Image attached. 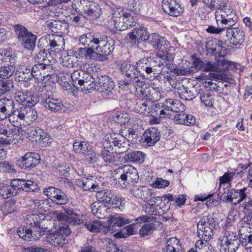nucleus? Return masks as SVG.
Instances as JSON below:
<instances>
[{
  "instance_id": "nucleus-1",
  "label": "nucleus",
  "mask_w": 252,
  "mask_h": 252,
  "mask_svg": "<svg viewBox=\"0 0 252 252\" xmlns=\"http://www.w3.org/2000/svg\"><path fill=\"white\" fill-rule=\"evenodd\" d=\"M64 44V38L58 35L48 34L40 38L37 44L39 51L34 57L35 62L47 64L52 68V54L60 53Z\"/></svg>"
},
{
  "instance_id": "nucleus-2",
  "label": "nucleus",
  "mask_w": 252,
  "mask_h": 252,
  "mask_svg": "<svg viewBox=\"0 0 252 252\" xmlns=\"http://www.w3.org/2000/svg\"><path fill=\"white\" fill-rule=\"evenodd\" d=\"M26 224L30 226V228L24 226L17 230L19 236L26 241H32L39 239L43 236L45 232H48V220L44 214H31L27 216Z\"/></svg>"
},
{
  "instance_id": "nucleus-3",
  "label": "nucleus",
  "mask_w": 252,
  "mask_h": 252,
  "mask_svg": "<svg viewBox=\"0 0 252 252\" xmlns=\"http://www.w3.org/2000/svg\"><path fill=\"white\" fill-rule=\"evenodd\" d=\"M119 65V70L123 76L118 81L120 89L123 91L130 90L135 86L136 83H143L139 78L136 63L133 65L124 61Z\"/></svg>"
},
{
  "instance_id": "nucleus-4",
  "label": "nucleus",
  "mask_w": 252,
  "mask_h": 252,
  "mask_svg": "<svg viewBox=\"0 0 252 252\" xmlns=\"http://www.w3.org/2000/svg\"><path fill=\"white\" fill-rule=\"evenodd\" d=\"M138 74L147 79H156L159 80L162 75L158 72V68L163 64L160 61L153 57H143L136 62Z\"/></svg>"
},
{
  "instance_id": "nucleus-5",
  "label": "nucleus",
  "mask_w": 252,
  "mask_h": 252,
  "mask_svg": "<svg viewBox=\"0 0 252 252\" xmlns=\"http://www.w3.org/2000/svg\"><path fill=\"white\" fill-rule=\"evenodd\" d=\"M137 169L132 166L126 165L117 173L113 183L118 187L126 188L136 184L139 180Z\"/></svg>"
},
{
  "instance_id": "nucleus-6",
  "label": "nucleus",
  "mask_w": 252,
  "mask_h": 252,
  "mask_svg": "<svg viewBox=\"0 0 252 252\" xmlns=\"http://www.w3.org/2000/svg\"><path fill=\"white\" fill-rule=\"evenodd\" d=\"M197 235L206 242L211 240L219 228L218 220L213 216H204L197 224Z\"/></svg>"
},
{
  "instance_id": "nucleus-7",
  "label": "nucleus",
  "mask_w": 252,
  "mask_h": 252,
  "mask_svg": "<svg viewBox=\"0 0 252 252\" xmlns=\"http://www.w3.org/2000/svg\"><path fill=\"white\" fill-rule=\"evenodd\" d=\"M64 213H59L57 215L58 220L66 222L72 225H76L83 224L86 228L91 232H94L97 231L98 227L90 223L85 222L84 223L83 220L79 219L78 215L70 207L64 206L63 207Z\"/></svg>"
},
{
  "instance_id": "nucleus-8",
  "label": "nucleus",
  "mask_w": 252,
  "mask_h": 252,
  "mask_svg": "<svg viewBox=\"0 0 252 252\" xmlns=\"http://www.w3.org/2000/svg\"><path fill=\"white\" fill-rule=\"evenodd\" d=\"M14 27L21 46L27 50L33 51L35 47L36 35L21 25H15Z\"/></svg>"
},
{
  "instance_id": "nucleus-9",
  "label": "nucleus",
  "mask_w": 252,
  "mask_h": 252,
  "mask_svg": "<svg viewBox=\"0 0 252 252\" xmlns=\"http://www.w3.org/2000/svg\"><path fill=\"white\" fill-rule=\"evenodd\" d=\"M149 32L144 26L134 28L125 36L126 44L131 47H139L141 45L146 44Z\"/></svg>"
},
{
  "instance_id": "nucleus-10",
  "label": "nucleus",
  "mask_w": 252,
  "mask_h": 252,
  "mask_svg": "<svg viewBox=\"0 0 252 252\" xmlns=\"http://www.w3.org/2000/svg\"><path fill=\"white\" fill-rule=\"evenodd\" d=\"M239 237L236 233L225 231L218 239L221 252H236L239 248Z\"/></svg>"
},
{
  "instance_id": "nucleus-11",
  "label": "nucleus",
  "mask_w": 252,
  "mask_h": 252,
  "mask_svg": "<svg viewBox=\"0 0 252 252\" xmlns=\"http://www.w3.org/2000/svg\"><path fill=\"white\" fill-rule=\"evenodd\" d=\"M41 161L40 155L35 152H28L16 161V165L21 169L30 171Z\"/></svg>"
},
{
  "instance_id": "nucleus-12",
  "label": "nucleus",
  "mask_w": 252,
  "mask_h": 252,
  "mask_svg": "<svg viewBox=\"0 0 252 252\" xmlns=\"http://www.w3.org/2000/svg\"><path fill=\"white\" fill-rule=\"evenodd\" d=\"M99 47L96 50L97 60L104 61L108 59V56L113 52L115 46V41L111 37L104 34H101V39Z\"/></svg>"
},
{
  "instance_id": "nucleus-13",
  "label": "nucleus",
  "mask_w": 252,
  "mask_h": 252,
  "mask_svg": "<svg viewBox=\"0 0 252 252\" xmlns=\"http://www.w3.org/2000/svg\"><path fill=\"white\" fill-rule=\"evenodd\" d=\"M71 231L67 224L60 226L59 229L47 236V241L52 246L62 247L66 243V237Z\"/></svg>"
},
{
  "instance_id": "nucleus-14",
  "label": "nucleus",
  "mask_w": 252,
  "mask_h": 252,
  "mask_svg": "<svg viewBox=\"0 0 252 252\" xmlns=\"http://www.w3.org/2000/svg\"><path fill=\"white\" fill-rule=\"evenodd\" d=\"M41 101V104L46 109L53 112H61L64 107L60 99L55 98L52 93L50 94L48 91L42 92V99Z\"/></svg>"
},
{
  "instance_id": "nucleus-15",
  "label": "nucleus",
  "mask_w": 252,
  "mask_h": 252,
  "mask_svg": "<svg viewBox=\"0 0 252 252\" xmlns=\"http://www.w3.org/2000/svg\"><path fill=\"white\" fill-rule=\"evenodd\" d=\"M226 50L222 46V41L217 38L208 41L205 46V55L209 57H214L215 60L218 58H223L225 55L222 52Z\"/></svg>"
},
{
  "instance_id": "nucleus-16",
  "label": "nucleus",
  "mask_w": 252,
  "mask_h": 252,
  "mask_svg": "<svg viewBox=\"0 0 252 252\" xmlns=\"http://www.w3.org/2000/svg\"><path fill=\"white\" fill-rule=\"evenodd\" d=\"M126 137L123 135V129H120V133H112L110 134L108 137V141L105 143L108 145H113L118 148V152L116 153L122 154L126 152L128 149L129 144L126 141Z\"/></svg>"
},
{
  "instance_id": "nucleus-17",
  "label": "nucleus",
  "mask_w": 252,
  "mask_h": 252,
  "mask_svg": "<svg viewBox=\"0 0 252 252\" xmlns=\"http://www.w3.org/2000/svg\"><path fill=\"white\" fill-rule=\"evenodd\" d=\"M43 192L56 204L65 205L69 201V198L66 193L55 187L50 186L44 189Z\"/></svg>"
},
{
  "instance_id": "nucleus-18",
  "label": "nucleus",
  "mask_w": 252,
  "mask_h": 252,
  "mask_svg": "<svg viewBox=\"0 0 252 252\" xmlns=\"http://www.w3.org/2000/svg\"><path fill=\"white\" fill-rule=\"evenodd\" d=\"M97 88L104 95L110 96L115 87L113 79L107 75H98L97 77Z\"/></svg>"
},
{
  "instance_id": "nucleus-19",
  "label": "nucleus",
  "mask_w": 252,
  "mask_h": 252,
  "mask_svg": "<svg viewBox=\"0 0 252 252\" xmlns=\"http://www.w3.org/2000/svg\"><path fill=\"white\" fill-rule=\"evenodd\" d=\"M80 8L83 9L84 17H88L90 19L96 20L102 14V10L100 6L95 2L89 1L88 0H82Z\"/></svg>"
},
{
  "instance_id": "nucleus-20",
  "label": "nucleus",
  "mask_w": 252,
  "mask_h": 252,
  "mask_svg": "<svg viewBox=\"0 0 252 252\" xmlns=\"http://www.w3.org/2000/svg\"><path fill=\"white\" fill-rule=\"evenodd\" d=\"M192 65L197 69L204 72H219V69L216 65V61L205 60L198 58L196 54H193L191 56Z\"/></svg>"
},
{
  "instance_id": "nucleus-21",
  "label": "nucleus",
  "mask_w": 252,
  "mask_h": 252,
  "mask_svg": "<svg viewBox=\"0 0 252 252\" xmlns=\"http://www.w3.org/2000/svg\"><path fill=\"white\" fill-rule=\"evenodd\" d=\"M171 47L170 42L164 37L160 35L154 49L157 51L156 54L159 58L169 61L171 54L168 52Z\"/></svg>"
},
{
  "instance_id": "nucleus-22",
  "label": "nucleus",
  "mask_w": 252,
  "mask_h": 252,
  "mask_svg": "<svg viewBox=\"0 0 252 252\" xmlns=\"http://www.w3.org/2000/svg\"><path fill=\"white\" fill-rule=\"evenodd\" d=\"M162 8L164 13L173 17L179 16L184 11L179 0H163Z\"/></svg>"
},
{
  "instance_id": "nucleus-23",
  "label": "nucleus",
  "mask_w": 252,
  "mask_h": 252,
  "mask_svg": "<svg viewBox=\"0 0 252 252\" xmlns=\"http://www.w3.org/2000/svg\"><path fill=\"white\" fill-rule=\"evenodd\" d=\"M27 134L30 140L32 142L45 144L48 143L50 140V135L40 127H30L28 129Z\"/></svg>"
},
{
  "instance_id": "nucleus-24",
  "label": "nucleus",
  "mask_w": 252,
  "mask_h": 252,
  "mask_svg": "<svg viewBox=\"0 0 252 252\" xmlns=\"http://www.w3.org/2000/svg\"><path fill=\"white\" fill-rule=\"evenodd\" d=\"M101 39V34L94 31H91L83 33L79 38V44L85 47H99Z\"/></svg>"
},
{
  "instance_id": "nucleus-25",
  "label": "nucleus",
  "mask_w": 252,
  "mask_h": 252,
  "mask_svg": "<svg viewBox=\"0 0 252 252\" xmlns=\"http://www.w3.org/2000/svg\"><path fill=\"white\" fill-rule=\"evenodd\" d=\"M226 29V36L231 44L236 46L244 42L246 36L242 30L239 28H227Z\"/></svg>"
},
{
  "instance_id": "nucleus-26",
  "label": "nucleus",
  "mask_w": 252,
  "mask_h": 252,
  "mask_svg": "<svg viewBox=\"0 0 252 252\" xmlns=\"http://www.w3.org/2000/svg\"><path fill=\"white\" fill-rule=\"evenodd\" d=\"M18 194V188L15 179L12 180L9 184L0 183V197L3 199L15 196Z\"/></svg>"
},
{
  "instance_id": "nucleus-27",
  "label": "nucleus",
  "mask_w": 252,
  "mask_h": 252,
  "mask_svg": "<svg viewBox=\"0 0 252 252\" xmlns=\"http://www.w3.org/2000/svg\"><path fill=\"white\" fill-rule=\"evenodd\" d=\"M96 179H97L93 176L83 177L77 180V185L84 190L97 192L100 191L101 188Z\"/></svg>"
},
{
  "instance_id": "nucleus-28",
  "label": "nucleus",
  "mask_w": 252,
  "mask_h": 252,
  "mask_svg": "<svg viewBox=\"0 0 252 252\" xmlns=\"http://www.w3.org/2000/svg\"><path fill=\"white\" fill-rule=\"evenodd\" d=\"M144 143L148 147L154 146L160 139L159 130L155 126L146 129L142 136Z\"/></svg>"
},
{
  "instance_id": "nucleus-29",
  "label": "nucleus",
  "mask_w": 252,
  "mask_h": 252,
  "mask_svg": "<svg viewBox=\"0 0 252 252\" xmlns=\"http://www.w3.org/2000/svg\"><path fill=\"white\" fill-rule=\"evenodd\" d=\"M17 186L18 188V192L24 191L25 192H38L40 188L36 181L31 180L15 179Z\"/></svg>"
},
{
  "instance_id": "nucleus-30",
  "label": "nucleus",
  "mask_w": 252,
  "mask_h": 252,
  "mask_svg": "<svg viewBox=\"0 0 252 252\" xmlns=\"http://www.w3.org/2000/svg\"><path fill=\"white\" fill-rule=\"evenodd\" d=\"M41 99H42V92L30 95L23 94L18 96L17 100L21 103V105H26L28 107L32 108L38 103L41 104Z\"/></svg>"
},
{
  "instance_id": "nucleus-31",
  "label": "nucleus",
  "mask_w": 252,
  "mask_h": 252,
  "mask_svg": "<svg viewBox=\"0 0 252 252\" xmlns=\"http://www.w3.org/2000/svg\"><path fill=\"white\" fill-rule=\"evenodd\" d=\"M14 101L11 99L4 97L0 99V120H3L7 117L11 121L10 113L13 111Z\"/></svg>"
},
{
  "instance_id": "nucleus-32",
  "label": "nucleus",
  "mask_w": 252,
  "mask_h": 252,
  "mask_svg": "<svg viewBox=\"0 0 252 252\" xmlns=\"http://www.w3.org/2000/svg\"><path fill=\"white\" fill-rule=\"evenodd\" d=\"M102 149L101 150L98 156L107 163H113L118 160L119 158L117 157L112 151L113 150L112 145H108L105 142L102 144Z\"/></svg>"
},
{
  "instance_id": "nucleus-33",
  "label": "nucleus",
  "mask_w": 252,
  "mask_h": 252,
  "mask_svg": "<svg viewBox=\"0 0 252 252\" xmlns=\"http://www.w3.org/2000/svg\"><path fill=\"white\" fill-rule=\"evenodd\" d=\"M0 60L3 64L11 65L16 67L18 57L11 49H4L0 52Z\"/></svg>"
},
{
  "instance_id": "nucleus-34",
  "label": "nucleus",
  "mask_w": 252,
  "mask_h": 252,
  "mask_svg": "<svg viewBox=\"0 0 252 252\" xmlns=\"http://www.w3.org/2000/svg\"><path fill=\"white\" fill-rule=\"evenodd\" d=\"M31 66L24 63L20 64L15 74L16 78L19 82H28L32 79V75L31 72Z\"/></svg>"
},
{
  "instance_id": "nucleus-35",
  "label": "nucleus",
  "mask_w": 252,
  "mask_h": 252,
  "mask_svg": "<svg viewBox=\"0 0 252 252\" xmlns=\"http://www.w3.org/2000/svg\"><path fill=\"white\" fill-rule=\"evenodd\" d=\"M93 214L98 219H103L107 216V211L110 208L104 203L99 201L93 203L91 205Z\"/></svg>"
},
{
  "instance_id": "nucleus-36",
  "label": "nucleus",
  "mask_w": 252,
  "mask_h": 252,
  "mask_svg": "<svg viewBox=\"0 0 252 252\" xmlns=\"http://www.w3.org/2000/svg\"><path fill=\"white\" fill-rule=\"evenodd\" d=\"M146 157V154L142 151H133L126 154L124 159L126 162L141 164L144 162Z\"/></svg>"
},
{
  "instance_id": "nucleus-37",
  "label": "nucleus",
  "mask_w": 252,
  "mask_h": 252,
  "mask_svg": "<svg viewBox=\"0 0 252 252\" xmlns=\"http://www.w3.org/2000/svg\"><path fill=\"white\" fill-rule=\"evenodd\" d=\"M132 220L123 214H116L111 216L109 220V227H122L130 223Z\"/></svg>"
},
{
  "instance_id": "nucleus-38",
  "label": "nucleus",
  "mask_w": 252,
  "mask_h": 252,
  "mask_svg": "<svg viewBox=\"0 0 252 252\" xmlns=\"http://www.w3.org/2000/svg\"><path fill=\"white\" fill-rule=\"evenodd\" d=\"M247 188L244 187L241 189H232L230 190L232 198V203L234 205H236L245 200L247 197V194L246 191Z\"/></svg>"
},
{
  "instance_id": "nucleus-39",
  "label": "nucleus",
  "mask_w": 252,
  "mask_h": 252,
  "mask_svg": "<svg viewBox=\"0 0 252 252\" xmlns=\"http://www.w3.org/2000/svg\"><path fill=\"white\" fill-rule=\"evenodd\" d=\"M213 93L208 90H203L199 89L198 95L201 102L206 107L211 108L213 106L214 98L213 95Z\"/></svg>"
},
{
  "instance_id": "nucleus-40",
  "label": "nucleus",
  "mask_w": 252,
  "mask_h": 252,
  "mask_svg": "<svg viewBox=\"0 0 252 252\" xmlns=\"http://www.w3.org/2000/svg\"><path fill=\"white\" fill-rule=\"evenodd\" d=\"M48 27L54 33H63L67 31L69 28L66 21L55 20L48 24Z\"/></svg>"
},
{
  "instance_id": "nucleus-41",
  "label": "nucleus",
  "mask_w": 252,
  "mask_h": 252,
  "mask_svg": "<svg viewBox=\"0 0 252 252\" xmlns=\"http://www.w3.org/2000/svg\"><path fill=\"white\" fill-rule=\"evenodd\" d=\"M162 223L159 221H155L152 222L146 223L143 225L139 230V235L141 237L152 234L155 230L161 227Z\"/></svg>"
},
{
  "instance_id": "nucleus-42",
  "label": "nucleus",
  "mask_w": 252,
  "mask_h": 252,
  "mask_svg": "<svg viewBox=\"0 0 252 252\" xmlns=\"http://www.w3.org/2000/svg\"><path fill=\"white\" fill-rule=\"evenodd\" d=\"M138 129V126L136 125L129 127L128 129V133L125 136L127 142L134 144L141 141L143 138Z\"/></svg>"
},
{
  "instance_id": "nucleus-43",
  "label": "nucleus",
  "mask_w": 252,
  "mask_h": 252,
  "mask_svg": "<svg viewBox=\"0 0 252 252\" xmlns=\"http://www.w3.org/2000/svg\"><path fill=\"white\" fill-rule=\"evenodd\" d=\"M97 198L99 197L98 201L104 203L110 207V204L115 195V192L113 190H101L100 189V191H97Z\"/></svg>"
},
{
  "instance_id": "nucleus-44",
  "label": "nucleus",
  "mask_w": 252,
  "mask_h": 252,
  "mask_svg": "<svg viewBox=\"0 0 252 252\" xmlns=\"http://www.w3.org/2000/svg\"><path fill=\"white\" fill-rule=\"evenodd\" d=\"M130 120L129 114L125 112H120L113 117V121L119 124L123 130L129 125Z\"/></svg>"
},
{
  "instance_id": "nucleus-45",
  "label": "nucleus",
  "mask_w": 252,
  "mask_h": 252,
  "mask_svg": "<svg viewBox=\"0 0 252 252\" xmlns=\"http://www.w3.org/2000/svg\"><path fill=\"white\" fill-rule=\"evenodd\" d=\"M137 224H138V223H133L126 226L125 228L121 229L120 231L115 233L114 236L117 239L126 238L136 234V231H134V227Z\"/></svg>"
},
{
  "instance_id": "nucleus-46",
  "label": "nucleus",
  "mask_w": 252,
  "mask_h": 252,
  "mask_svg": "<svg viewBox=\"0 0 252 252\" xmlns=\"http://www.w3.org/2000/svg\"><path fill=\"white\" fill-rule=\"evenodd\" d=\"M78 81L79 90H81L84 93H90L93 91L96 90L97 82L95 80L88 81L80 79Z\"/></svg>"
},
{
  "instance_id": "nucleus-47",
  "label": "nucleus",
  "mask_w": 252,
  "mask_h": 252,
  "mask_svg": "<svg viewBox=\"0 0 252 252\" xmlns=\"http://www.w3.org/2000/svg\"><path fill=\"white\" fill-rule=\"evenodd\" d=\"M136 191H138L137 195L139 198H141L145 202L149 200L150 197H152L154 195V190L150 189L147 186H142L138 188Z\"/></svg>"
},
{
  "instance_id": "nucleus-48",
  "label": "nucleus",
  "mask_w": 252,
  "mask_h": 252,
  "mask_svg": "<svg viewBox=\"0 0 252 252\" xmlns=\"http://www.w3.org/2000/svg\"><path fill=\"white\" fill-rule=\"evenodd\" d=\"M50 68H51L49 67L47 64L36 63L33 66L31 67L32 78H34L38 79L45 69Z\"/></svg>"
},
{
  "instance_id": "nucleus-49",
  "label": "nucleus",
  "mask_w": 252,
  "mask_h": 252,
  "mask_svg": "<svg viewBox=\"0 0 252 252\" xmlns=\"http://www.w3.org/2000/svg\"><path fill=\"white\" fill-rule=\"evenodd\" d=\"M15 200L10 199L6 201L1 207V211L4 216L12 214L17 211L18 207L16 205Z\"/></svg>"
},
{
  "instance_id": "nucleus-50",
  "label": "nucleus",
  "mask_w": 252,
  "mask_h": 252,
  "mask_svg": "<svg viewBox=\"0 0 252 252\" xmlns=\"http://www.w3.org/2000/svg\"><path fill=\"white\" fill-rule=\"evenodd\" d=\"M15 67L7 64L0 66V78L1 80H9L15 71Z\"/></svg>"
},
{
  "instance_id": "nucleus-51",
  "label": "nucleus",
  "mask_w": 252,
  "mask_h": 252,
  "mask_svg": "<svg viewBox=\"0 0 252 252\" xmlns=\"http://www.w3.org/2000/svg\"><path fill=\"white\" fill-rule=\"evenodd\" d=\"M220 58H218L215 60L216 65L219 69V72L220 71H226L229 68H237V63L227 61L225 59L220 60Z\"/></svg>"
},
{
  "instance_id": "nucleus-52",
  "label": "nucleus",
  "mask_w": 252,
  "mask_h": 252,
  "mask_svg": "<svg viewBox=\"0 0 252 252\" xmlns=\"http://www.w3.org/2000/svg\"><path fill=\"white\" fill-rule=\"evenodd\" d=\"M113 21L117 31H123L130 28L131 25L127 23L125 19L119 16H113Z\"/></svg>"
},
{
  "instance_id": "nucleus-53",
  "label": "nucleus",
  "mask_w": 252,
  "mask_h": 252,
  "mask_svg": "<svg viewBox=\"0 0 252 252\" xmlns=\"http://www.w3.org/2000/svg\"><path fill=\"white\" fill-rule=\"evenodd\" d=\"M57 4H51L49 3V0L46 2V4L43 5L41 8L43 16L44 18H48L50 17H53L55 16L56 10H57L55 6Z\"/></svg>"
},
{
  "instance_id": "nucleus-54",
  "label": "nucleus",
  "mask_w": 252,
  "mask_h": 252,
  "mask_svg": "<svg viewBox=\"0 0 252 252\" xmlns=\"http://www.w3.org/2000/svg\"><path fill=\"white\" fill-rule=\"evenodd\" d=\"M92 146L88 141H75L73 145V150L76 154L83 155Z\"/></svg>"
},
{
  "instance_id": "nucleus-55",
  "label": "nucleus",
  "mask_w": 252,
  "mask_h": 252,
  "mask_svg": "<svg viewBox=\"0 0 252 252\" xmlns=\"http://www.w3.org/2000/svg\"><path fill=\"white\" fill-rule=\"evenodd\" d=\"M126 202V198L120 195L115 194L110 204V207L112 206L113 208L119 209L120 211H122L125 209Z\"/></svg>"
},
{
  "instance_id": "nucleus-56",
  "label": "nucleus",
  "mask_w": 252,
  "mask_h": 252,
  "mask_svg": "<svg viewBox=\"0 0 252 252\" xmlns=\"http://www.w3.org/2000/svg\"><path fill=\"white\" fill-rule=\"evenodd\" d=\"M228 0H211L210 1V9L212 10L216 9L223 11L226 12V10L228 9L226 7L227 3Z\"/></svg>"
},
{
  "instance_id": "nucleus-57",
  "label": "nucleus",
  "mask_w": 252,
  "mask_h": 252,
  "mask_svg": "<svg viewBox=\"0 0 252 252\" xmlns=\"http://www.w3.org/2000/svg\"><path fill=\"white\" fill-rule=\"evenodd\" d=\"M13 87V81L11 80L0 79V96L9 93Z\"/></svg>"
},
{
  "instance_id": "nucleus-58",
  "label": "nucleus",
  "mask_w": 252,
  "mask_h": 252,
  "mask_svg": "<svg viewBox=\"0 0 252 252\" xmlns=\"http://www.w3.org/2000/svg\"><path fill=\"white\" fill-rule=\"evenodd\" d=\"M165 67L171 72L177 74V75H185L190 73L191 70L189 67L184 69L178 68L176 64H174L172 63H166Z\"/></svg>"
},
{
  "instance_id": "nucleus-59",
  "label": "nucleus",
  "mask_w": 252,
  "mask_h": 252,
  "mask_svg": "<svg viewBox=\"0 0 252 252\" xmlns=\"http://www.w3.org/2000/svg\"><path fill=\"white\" fill-rule=\"evenodd\" d=\"M98 155L96 154L93 149L92 147H90L88 151L83 154L85 160L89 163L94 164L98 161Z\"/></svg>"
},
{
  "instance_id": "nucleus-60",
  "label": "nucleus",
  "mask_w": 252,
  "mask_h": 252,
  "mask_svg": "<svg viewBox=\"0 0 252 252\" xmlns=\"http://www.w3.org/2000/svg\"><path fill=\"white\" fill-rule=\"evenodd\" d=\"M142 84L136 83L135 86L132 89H135L137 93H140L139 95L142 99H145L147 93H149L150 87H147L145 81H142Z\"/></svg>"
},
{
  "instance_id": "nucleus-61",
  "label": "nucleus",
  "mask_w": 252,
  "mask_h": 252,
  "mask_svg": "<svg viewBox=\"0 0 252 252\" xmlns=\"http://www.w3.org/2000/svg\"><path fill=\"white\" fill-rule=\"evenodd\" d=\"M99 47L87 46L85 47V59L91 60L96 59L97 60V55L96 50Z\"/></svg>"
},
{
  "instance_id": "nucleus-62",
  "label": "nucleus",
  "mask_w": 252,
  "mask_h": 252,
  "mask_svg": "<svg viewBox=\"0 0 252 252\" xmlns=\"http://www.w3.org/2000/svg\"><path fill=\"white\" fill-rule=\"evenodd\" d=\"M1 171L5 173H15L16 170L15 168V165L7 161L0 162V172Z\"/></svg>"
},
{
  "instance_id": "nucleus-63",
  "label": "nucleus",
  "mask_w": 252,
  "mask_h": 252,
  "mask_svg": "<svg viewBox=\"0 0 252 252\" xmlns=\"http://www.w3.org/2000/svg\"><path fill=\"white\" fill-rule=\"evenodd\" d=\"M70 167L66 164H59L56 167L55 171L59 173L60 176H64V177H70Z\"/></svg>"
},
{
  "instance_id": "nucleus-64",
  "label": "nucleus",
  "mask_w": 252,
  "mask_h": 252,
  "mask_svg": "<svg viewBox=\"0 0 252 252\" xmlns=\"http://www.w3.org/2000/svg\"><path fill=\"white\" fill-rule=\"evenodd\" d=\"M141 8L142 4L140 0H132L128 5V9L135 14H140Z\"/></svg>"
}]
</instances>
